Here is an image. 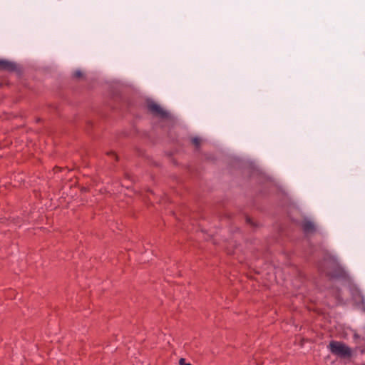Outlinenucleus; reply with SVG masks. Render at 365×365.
<instances>
[{"label":"nucleus","instance_id":"nucleus-5","mask_svg":"<svg viewBox=\"0 0 365 365\" xmlns=\"http://www.w3.org/2000/svg\"><path fill=\"white\" fill-rule=\"evenodd\" d=\"M0 68L8 71H14L16 68V65L14 63L8 61L0 60Z\"/></svg>","mask_w":365,"mask_h":365},{"label":"nucleus","instance_id":"nucleus-6","mask_svg":"<svg viewBox=\"0 0 365 365\" xmlns=\"http://www.w3.org/2000/svg\"><path fill=\"white\" fill-rule=\"evenodd\" d=\"M355 292L356 293H352L354 299L356 301L358 297L359 299H361L363 301V297L361 296V293L358 290H355Z\"/></svg>","mask_w":365,"mask_h":365},{"label":"nucleus","instance_id":"nucleus-2","mask_svg":"<svg viewBox=\"0 0 365 365\" xmlns=\"http://www.w3.org/2000/svg\"><path fill=\"white\" fill-rule=\"evenodd\" d=\"M329 347L330 351L339 357L346 358L351 355L350 349L342 342L332 341L330 342Z\"/></svg>","mask_w":365,"mask_h":365},{"label":"nucleus","instance_id":"nucleus-8","mask_svg":"<svg viewBox=\"0 0 365 365\" xmlns=\"http://www.w3.org/2000/svg\"><path fill=\"white\" fill-rule=\"evenodd\" d=\"M179 364H180V365H185V364H186V363H185V359H183V358L180 359V360H179Z\"/></svg>","mask_w":365,"mask_h":365},{"label":"nucleus","instance_id":"nucleus-7","mask_svg":"<svg viewBox=\"0 0 365 365\" xmlns=\"http://www.w3.org/2000/svg\"><path fill=\"white\" fill-rule=\"evenodd\" d=\"M192 143H193L195 145L198 146V145H200V138H194L192 139Z\"/></svg>","mask_w":365,"mask_h":365},{"label":"nucleus","instance_id":"nucleus-1","mask_svg":"<svg viewBox=\"0 0 365 365\" xmlns=\"http://www.w3.org/2000/svg\"><path fill=\"white\" fill-rule=\"evenodd\" d=\"M327 268H322V271L333 278H339L345 275V272L336 259H331L326 262Z\"/></svg>","mask_w":365,"mask_h":365},{"label":"nucleus","instance_id":"nucleus-9","mask_svg":"<svg viewBox=\"0 0 365 365\" xmlns=\"http://www.w3.org/2000/svg\"><path fill=\"white\" fill-rule=\"evenodd\" d=\"M75 76L80 77L81 76V72L80 71H76L74 73Z\"/></svg>","mask_w":365,"mask_h":365},{"label":"nucleus","instance_id":"nucleus-11","mask_svg":"<svg viewBox=\"0 0 365 365\" xmlns=\"http://www.w3.org/2000/svg\"><path fill=\"white\" fill-rule=\"evenodd\" d=\"M185 365H192V364H190V363H187V364H185Z\"/></svg>","mask_w":365,"mask_h":365},{"label":"nucleus","instance_id":"nucleus-10","mask_svg":"<svg viewBox=\"0 0 365 365\" xmlns=\"http://www.w3.org/2000/svg\"><path fill=\"white\" fill-rule=\"evenodd\" d=\"M247 220V222H248L249 223H250V224H252V222H251V220H250V218H248Z\"/></svg>","mask_w":365,"mask_h":365},{"label":"nucleus","instance_id":"nucleus-3","mask_svg":"<svg viewBox=\"0 0 365 365\" xmlns=\"http://www.w3.org/2000/svg\"><path fill=\"white\" fill-rule=\"evenodd\" d=\"M148 109L153 113L154 114L161 117V118H168L169 113L165 110L163 108H161L159 105L155 103V102L150 101L148 103Z\"/></svg>","mask_w":365,"mask_h":365},{"label":"nucleus","instance_id":"nucleus-4","mask_svg":"<svg viewBox=\"0 0 365 365\" xmlns=\"http://www.w3.org/2000/svg\"><path fill=\"white\" fill-rule=\"evenodd\" d=\"M304 232L311 233L315 231V225L309 220L304 219L302 225Z\"/></svg>","mask_w":365,"mask_h":365}]
</instances>
